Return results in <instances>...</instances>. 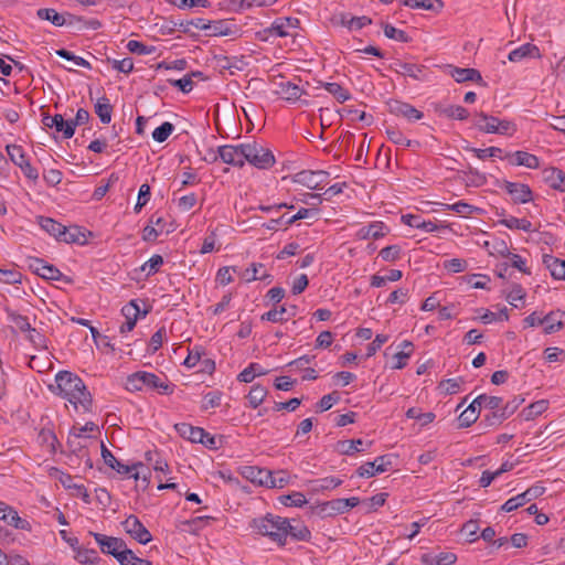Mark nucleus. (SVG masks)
<instances>
[{"instance_id": "1", "label": "nucleus", "mask_w": 565, "mask_h": 565, "mask_svg": "<svg viewBox=\"0 0 565 565\" xmlns=\"http://www.w3.org/2000/svg\"><path fill=\"white\" fill-rule=\"evenodd\" d=\"M55 382L58 395L68 401L75 411L82 409L84 413L92 411L93 397L79 376L68 371H61L56 374Z\"/></svg>"}, {"instance_id": "2", "label": "nucleus", "mask_w": 565, "mask_h": 565, "mask_svg": "<svg viewBox=\"0 0 565 565\" xmlns=\"http://www.w3.org/2000/svg\"><path fill=\"white\" fill-rule=\"evenodd\" d=\"M284 524H287V518L268 513L265 516L253 519L250 526L255 529L258 534L268 536L279 546H284L286 545Z\"/></svg>"}, {"instance_id": "3", "label": "nucleus", "mask_w": 565, "mask_h": 565, "mask_svg": "<svg viewBox=\"0 0 565 565\" xmlns=\"http://www.w3.org/2000/svg\"><path fill=\"white\" fill-rule=\"evenodd\" d=\"M143 387L157 390L161 394H172L173 388L167 381L148 372H136L127 377L126 388L130 392L141 391Z\"/></svg>"}, {"instance_id": "4", "label": "nucleus", "mask_w": 565, "mask_h": 565, "mask_svg": "<svg viewBox=\"0 0 565 565\" xmlns=\"http://www.w3.org/2000/svg\"><path fill=\"white\" fill-rule=\"evenodd\" d=\"M243 157H245V161L258 169H268L275 163L271 151L257 142L243 143Z\"/></svg>"}, {"instance_id": "5", "label": "nucleus", "mask_w": 565, "mask_h": 565, "mask_svg": "<svg viewBox=\"0 0 565 565\" xmlns=\"http://www.w3.org/2000/svg\"><path fill=\"white\" fill-rule=\"evenodd\" d=\"M545 492V488L535 484L526 489L524 492L507 500L504 504L501 507V510L505 512H512L518 508L524 505L526 502H530L539 497H541Z\"/></svg>"}, {"instance_id": "6", "label": "nucleus", "mask_w": 565, "mask_h": 565, "mask_svg": "<svg viewBox=\"0 0 565 565\" xmlns=\"http://www.w3.org/2000/svg\"><path fill=\"white\" fill-rule=\"evenodd\" d=\"M328 175L329 173L323 170H302L292 175V181L310 190H319Z\"/></svg>"}, {"instance_id": "7", "label": "nucleus", "mask_w": 565, "mask_h": 565, "mask_svg": "<svg viewBox=\"0 0 565 565\" xmlns=\"http://www.w3.org/2000/svg\"><path fill=\"white\" fill-rule=\"evenodd\" d=\"M121 524L125 532L140 544L145 545L152 540L151 533L136 515H129Z\"/></svg>"}, {"instance_id": "8", "label": "nucleus", "mask_w": 565, "mask_h": 565, "mask_svg": "<svg viewBox=\"0 0 565 565\" xmlns=\"http://www.w3.org/2000/svg\"><path fill=\"white\" fill-rule=\"evenodd\" d=\"M393 465L391 455H383L377 457L372 462H365L356 470L359 477L362 478H371L376 473H382L387 471Z\"/></svg>"}, {"instance_id": "9", "label": "nucleus", "mask_w": 565, "mask_h": 565, "mask_svg": "<svg viewBox=\"0 0 565 565\" xmlns=\"http://www.w3.org/2000/svg\"><path fill=\"white\" fill-rule=\"evenodd\" d=\"M89 534L94 536L103 553L113 555L116 559L119 557L118 554H120L124 548H127L122 539L107 536L95 532H89Z\"/></svg>"}, {"instance_id": "10", "label": "nucleus", "mask_w": 565, "mask_h": 565, "mask_svg": "<svg viewBox=\"0 0 565 565\" xmlns=\"http://www.w3.org/2000/svg\"><path fill=\"white\" fill-rule=\"evenodd\" d=\"M502 188L511 195L514 203H527L533 200V192L524 183L510 182L504 180Z\"/></svg>"}, {"instance_id": "11", "label": "nucleus", "mask_w": 565, "mask_h": 565, "mask_svg": "<svg viewBox=\"0 0 565 565\" xmlns=\"http://www.w3.org/2000/svg\"><path fill=\"white\" fill-rule=\"evenodd\" d=\"M388 109L391 114L398 117H404L409 121H416L424 117V114L420 110L416 109L408 103L399 100L388 102Z\"/></svg>"}, {"instance_id": "12", "label": "nucleus", "mask_w": 565, "mask_h": 565, "mask_svg": "<svg viewBox=\"0 0 565 565\" xmlns=\"http://www.w3.org/2000/svg\"><path fill=\"white\" fill-rule=\"evenodd\" d=\"M217 151L222 161L227 164L243 167L245 163V157H243V143L239 146H221Z\"/></svg>"}, {"instance_id": "13", "label": "nucleus", "mask_w": 565, "mask_h": 565, "mask_svg": "<svg viewBox=\"0 0 565 565\" xmlns=\"http://www.w3.org/2000/svg\"><path fill=\"white\" fill-rule=\"evenodd\" d=\"M342 500L333 499L331 501H326L321 503H317L310 507V513L312 515H318L320 518H329L335 516L338 514H342Z\"/></svg>"}, {"instance_id": "14", "label": "nucleus", "mask_w": 565, "mask_h": 565, "mask_svg": "<svg viewBox=\"0 0 565 565\" xmlns=\"http://www.w3.org/2000/svg\"><path fill=\"white\" fill-rule=\"evenodd\" d=\"M545 183L552 189L565 192V172L558 168L550 167L542 171Z\"/></svg>"}, {"instance_id": "15", "label": "nucleus", "mask_w": 565, "mask_h": 565, "mask_svg": "<svg viewBox=\"0 0 565 565\" xmlns=\"http://www.w3.org/2000/svg\"><path fill=\"white\" fill-rule=\"evenodd\" d=\"M294 524L287 519V524H284V531L286 532V537L289 535L291 539L296 541L308 542L311 539V532L309 529L300 521L294 520Z\"/></svg>"}, {"instance_id": "16", "label": "nucleus", "mask_w": 565, "mask_h": 565, "mask_svg": "<svg viewBox=\"0 0 565 565\" xmlns=\"http://www.w3.org/2000/svg\"><path fill=\"white\" fill-rule=\"evenodd\" d=\"M390 68L397 74L409 76L414 79H422V74L424 71V66L413 63H405L399 60L394 61Z\"/></svg>"}, {"instance_id": "17", "label": "nucleus", "mask_w": 565, "mask_h": 565, "mask_svg": "<svg viewBox=\"0 0 565 565\" xmlns=\"http://www.w3.org/2000/svg\"><path fill=\"white\" fill-rule=\"evenodd\" d=\"M450 75L457 83L476 82L484 84L480 72L476 68H461L457 66H450Z\"/></svg>"}, {"instance_id": "18", "label": "nucleus", "mask_w": 565, "mask_h": 565, "mask_svg": "<svg viewBox=\"0 0 565 565\" xmlns=\"http://www.w3.org/2000/svg\"><path fill=\"white\" fill-rule=\"evenodd\" d=\"M299 23L298 19L295 18H282L275 20L271 25L264 30L265 33H268L270 35H276L280 38L288 36L289 33L287 32L288 28H296Z\"/></svg>"}, {"instance_id": "19", "label": "nucleus", "mask_w": 565, "mask_h": 565, "mask_svg": "<svg viewBox=\"0 0 565 565\" xmlns=\"http://www.w3.org/2000/svg\"><path fill=\"white\" fill-rule=\"evenodd\" d=\"M236 32V25L228 20L209 21L207 36H227Z\"/></svg>"}, {"instance_id": "20", "label": "nucleus", "mask_w": 565, "mask_h": 565, "mask_svg": "<svg viewBox=\"0 0 565 565\" xmlns=\"http://www.w3.org/2000/svg\"><path fill=\"white\" fill-rule=\"evenodd\" d=\"M174 428L181 437L192 443L201 441L202 438L207 435V431H205L203 428L194 427L186 423L175 424Z\"/></svg>"}, {"instance_id": "21", "label": "nucleus", "mask_w": 565, "mask_h": 565, "mask_svg": "<svg viewBox=\"0 0 565 565\" xmlns=\"http://www.w3.org/2000/svg\"><path fill=\"white\" fill-rule=\"evenodd\" d=\"M541 52L540 49L532 44V43H525L513 51L509 53V61L511 62H520L521 60L525 57H534V58H541Z\"/></svg>"}, {"instance_id": "22", "label": "nucleus", "mask_w": 565, "mask_h": 565, "mask_svg": "<svg viewBox=\"0 0 565 565\" xmlns=\"http://www.w3.org/2000/svg\"><path fill=\"white\" fill-rule=\"evenodd\" d=\"M543 264L550 270L554 279L565 280V260L544 254Z\"/></svg>"}, {"instance_id": "23", "label": "nucleus", "mask_w": 565, "mask_h": 565, "mask_svg": "<svg viewBox=\"0 0 565 565\" xmlns=\"http://www.w3.org/2000/svg\"><path fill=\"white\" fill-rule=\"evenodd\" d=\"M505 158L511 160L512 164L523 166L529 169H537L540 167V160L536 156L526 151H515L514 153H508Z\"/></svg>"}, {"instance_id": "24", "label": "nucleus", "mask_w": 565, "mask_h": 565, "mask_svg": "<svg viewBox=\"0 0 565 565\" xmlns=\"http://www.w3.org/2000/svg\"><path fill=\"white\" fill-rule=\"evenodd\" d=\"M564 312L563 311H552L547 313L545 317L542 318L543 327H544V333L551 334L559 331L563 327V318Z\"/></svg>"}, {"instance_id": "25", "label": "nucleus", "mask_w": 565, "mask_h": 565, "mask_svg": "<svg viewBox=\"0 0 565 565\" xmlns=\"http://www.w3.org/2000/svg\"><path fill=\"white\" fill-rule=\"evenodd\" d=\"M284 313H288L289 317H295L297 315V307L290 306L287 308L286 306H280L279 309H273L268 312H265L262 315L260 319L263 321H270V322H285L287 321V318L284 317Z\"/></svg>"}, {"instance_id": "26", "label": "nucleus", "mask_w": 565, "mask_h": 565, "mask_svg": "<svg viewBox=\"0 0 565 565\" xmlns=\"http://www.w3.org/2000/svg\"><path fill=\"white\" fill-rule=\"evenodd\" d=\"M263 268V264L252 263L249 267H247L244 271L241 273V276L247 282L254 280H268V282H270L273 279L271 275L267 274L266 271L260 273V269Z\"/></svg>"}, {"instance_id": "27", "label": "nucleus", "mask_w": 565, "mask_h": 565, "mask_svg": "<svg viewBox=\"0 0 565 565\" xmlns=\"http://www.w3.org/2000/svg\"><path fill=\"white\" fill-rule=\"evenodd\" d=\"M435 110L447 118L465 120L468 118V110L459 105H436Z\"/></svg>"}, {"instance_id": "28", "label": "nucleus", "mask_w": 565, "mask_h": 565, "mask_svg": "<svg viewBox=\"0 0 565 565\" xmlns=\"http://www.w3.org/2000/svg\"><path fill=\"white\" fill-rule=\"evenodd\" d=\"M40 226L50 235L54 236L57 241L61 242V237L65 234V226L61 223L56 222L51 217H40Z\"/></svg>"}, {"instance_id": "29", "label": "nucleus", "mask_w": 565, "mask_h": 565, "mask_svg": "<svg viewBox=\"0 0 565 565\" xmlns=\"http://www.w3.org/2000/svg\"><path fill=\"white\" fill-rule=\"evenodd\" d=\"M384 227H385L384 224L381 222L371 223L367 226L361 227L358 231L356 236L360 239H369V238L379 239L385 235V233L383 232Z\"/></svg>"}, {"instance_id": "30", "label": "nucleus", "mask_w": 565, "mask_h": 565, "mask_svg": "<svg viewBox=\"0 0 565 565\" xmlns=\"http://www.w3.org/2000/svg\"><path fill=\"white\" fill-rule=\"evenodd\" d=\"M270 470L267 469H260L258 467H245L244 476L250 480L254 483H257L259 486L268 484V478H269Z\"/></svg>"}, {"instance_id": "31", "label": "nucleus", "mask_w": 565, "mask_h": 565, "mask_svg": "<svg viewBox=\"0 0 565 565\" xmlns=\"http://www.w3.org/2000/svg\"><path fill=\"white\" fill-rule=\"evenodd\" d=\"M3 522L10 526H13L14 529L24 530L28 532L32 530L31 523L28 520L20 518L17 510L11 505L6 513Z\"/></svg>"}, {"instance_id": "32", "label": "nucleus", "mask_w": 565, "mask_h": 565, "mask_svg": "<svg viewBox=\"0 0 565 565\" xmlns=\"http://www.w3.org/2000/svg\"><path fill=\"white\" fill-rule=\"evenodd\" d=\"M36 15L41 20L50 21L55 26H63L67 23V19L63 14L51 8L39 9Z\"/></svg>"}, {"instance_id": "33", "label": "nucleus", "mask_w": 565, "mask_h": 565, "mask_svg": "<svg viewBox=\"0 0 565 565\" xmlns=\"http://www.w3.org/2000/svg\"><path fill=\"white\" fill-rule=\"evenodd\" d=\"M95 113L103 124H109L111 120L113 106L105 96L97 99L95 104Z\"/></svg>"}, {"instance_id": "34", "label": "nucleus", "mask_w": 565, "mask_h": 565, "mask_svg": "<svg viewBox=\"0 0 565 565\" xmlns=\"http://www.w3.org/2000/svg\"><path fill=\"white\" fill-rule=\"evenodd\" d=\"M118 555L117 561L120 565H151L150 561L138 557L129 548H124Z\"/></svg>"}, {"instance_id": "35", "label": "nucleus", "mask_w": 565, "mask_h": 565, "mask_svg": "<svg viewBox=\"0 0 565 565\" xmlns=\"http://www.w3.org/2000/svg\"><path fill=\"white\" fill-rule=\"evenodd\" d=\"M267 395V390L260 385L255 384L250 387L249 393L247 394L248 404L252 408H257L265 399Z\"/></svg>"}, {"instance_id": "36", "label": "nucleus", "mask_w": 565, "mask_h": 565, "mask_svg": "<svg viewBox=\"0 0 565 565\" xmlns=\"http://www.w3.org/2000/svg\"><path fill=\"white\" fill-rule=\"evenodd\" d=\"M439 205L443 206L444 210L454 211L461 216H468L475 212L480 211L479 207L470 205L463 201H459L454 204L439 203Z\"/></svg>"}, {"instance_id": "37", "label": "nucleus", "mask_w": 565, "mask_h": 565, "mask_svg": "<svg viewBox=\"0 0 565 565\" xmlns=\"http://www.w3.org/2000/svg\"><path fill=\"white\" fill-rule=\"evenodd\" d=\"M323 87L330 93L339 103H344L351 98V94L348 89L343 88L338 83H324Z\"/></svg>"}, {"instance_id": "38", "label": "nucleus", "mask_w": 565, "mask_h": 565, "mask_svg": "<svg viewBox=\"0 0 565 565\" xmlns=\"http://www.w3.org/2000/svg\"><path fill=\"white\" fill-rule=\"evenodd\" d=\"M7 312L9 320L14 324L15 329L23 333L31 332L32 327L28 317L17 313L12 310H7Z\"/></svg>"}, {"instance_id": "39", "label": "nucleus", "mask_w": 565, "mask_h": 565, "mask_svg": "<svg viewBox=\"0 0 565 565\" xmlns=\"http://www.w3.org/2000/svg\"><path fill=\"white\" fill-rule=\"evenodd\" d=\"M386 135L388 139L398 146H405V147H412V146H419L418 141H413L407 139L402 131H399L396 128L390 127L386 129Z\"/></svg>"}, {"instance_id": "40", "label": "nucleus", "mask_w": 565, "mask_h": 565, "mask_svg": "<svg viewBox=\"0 0 565 565\" xmlns=\"http://www.w3.org/2000/svg\"><path fill=\"white\" fill-rule=\"evenodd\" d=\"M437 7H435L433 0H403L402 4L413 9H425V10H440L444 7L441 0H436Z\"/></svg>"}, {"instance_id": "41", "label": "nucleus", "mask_w": 565, "mask_h": 565, "mask_svg": "<svg viewBox=\"0 0 565 565\" xmlns=\"http://www.w3.org/2000/svg\"><path fill=\"white\" fill-rule=\"evenodd\" d=\"M97 429V426L93 422H87L82 427H73L70 431L67 444L70 447H74L75 439L84 436L85 433H92Z\"/></svg>"}, {"instance_id": "42", "label": "nucleus", "mask_w": 565, "mask_h": 565, "mask_svg": "<svg viewBox=\"0 0 565 565\" xmlns=\"http://www.w3.org/2000/svg\"><path fill=\"white\" fill-rule=\"evenodd\" d=\"M279 87H280V93L284 95V97L287 100H297L300 98V96L302 94V89L298 85H296L291 82L280 83Z\"/></svg>"}, {"instance_id": "43", "label": "nucleus", "mask_w": 565, "mask_h": 565, "mask_svg": "<svg viewBox=\"0 0 565 565\" xmlns=\"http://www.w3.org/2000/svg\"><path fill=\"white\" fill-rule=\"evenodd\" d=\"M479 418V411L475 406H468L458 417L459 427L467 428L477 422Z\"/></svg>"}, {"instance_id": "44", "label": "nucleus", "mask_w": 565, "mask_h": 565, "mask_svg": "<svg viewBox=\"0 0 565 565\" xmlns=\"http://www.w3.org/2000/svg\"><path fill=\"white\" fill-rule=\"evenodd\" d=\"M507 418H508L507 415L504 414L503 409L501 408L500 411H492L491 413L484 415L480 425H482L484 428L499 426Z\"/></svg>"}, {"instance_id": "45", "label": "nucleus", "mask_w": 565, "mask_h": 565, "mask_svg": "<svg viewBox=\"0 0 565 565\" xmlns=\"http://www.w3.org/2000/svg\"><path fill=\"white\" fill-rule=\"evenodd\" d=\"M43 271L41 274V277L47 280H62L66 284H71L72 279L67 276H64L60 269H57L53 265L45 264L44 268H42Z\"/></svg>"}, {"instance_id": "46", "label": "nucleus", "mask_w": 565, "mask_h": 565, "mask_svg": "<svg viewBox=\"0 0 565 565\" xmlns=\"http://www.w3.org/2000/svg\"><path fill=\"white\" fill-rule=\"evenodd\" d=\"M384 34L386 38L396 40L398 42L407 43L409 41L408 34L399 29H396L395 26L388 24V23H382Z\"/></svg>"}, {"instance_id": "47", "label": "nucleus", "mask_w": 565, "mask_h": 565, "mask_svg": "<svg viewBox=\"0 0 565 565\" xmlns=\"http://www.w3.org/2000/svg\"><path fill=\"white\" fill-rule=\"evenodd\" d=\"M7 152L11 161L18 167H21L22 164H24V162L28 161L26 156L21 146L8 145Z\"/></svg>"}, {"instance_id": "48", "label": "nucleus", "mask_w": 565, "mask_h": 565, "mask_svg": "<svg viewBox=\"0 0 565 565\" xmlns=\"http://www.w3.org/2000/svg\"><path fill=\"white\" fill-rule=\"evenodd\" d=\"M279 501L285 507L301 508L307 503L305 495L301 492H294L291 494L281 495Z\"/></svg>"}, {"instance_id": "49", "label": "nucleus", "mask_w": 565, "mask_h": 565, "mask_svg": "<svg viewBox=\"0 0 565 565\" xmlns=\"http://www.w3.org/2000/svg\"><path fill=\"white\" fill-rule=\"evenodd\" d=\"M61 242L64 243H85V235L82 233L78 226L67 228L65 226V234L61 237Z\"/></svg>"}, {"instance_id": "50", "label": "nucleus", "mask_w": 565, "mask_h": 565, "mask_svg": "<svg viewBox=\"0 0 565 565\" xmlns=\"http://www.w3.org/2000/svg\"><path fill=\"white\" fill-rule=\"evenodd\" d=\"M54 129L57 132H62L65 139H70L74 136V127L71 120H65L64 117L57 114V120L55 121Z\"/></svg>"}, {"instance_id": "51", "label": "nucleus", "mask_w": 565, "mask_h": 565, "mask_svg": "<svg viewBox=\"0 0 565 565\" xmlns=\"http://www.w3.org/2000/svg\"><path fill=\"white\" fill-rule=\"evenodd\" d=\"M463 383L465 380L460 376L456 379H448L439 383V388H441L446 394L452 395L460 391V386Z\"/></svg>"}, {"instance_id": "52", "label": "nucleus", "mask_w": 565, "mask_h": 565, "mask_svg": "<svg viewBox=\"0 0 565 565\" xmlns=\"http://www.w3.org/2000/svg\"><path fill=\"white\" fill-rule=\"evenodd\" d=\"M173 130L174 126L171 122L166 121L153 130L152 138L157 142H164L173 132Z\"/></svg>"}, {"instance_id": "53", "label": "nucleus", "mask_w": 565, "mask_h": 565, "mask_svg": "<svg viewBox=\"0 0 565 565\" xmlns=\"http://www.w3.org/2000/svg\"><path fill=\"white\" fill-rule=\"evenodd\" d=\"M363 445L362 439L341 440L338 443V450L342 455H353L360 451L359 446Z\"/></svg>"}, {"instance_id": "54", "label": "nucleus", "mask_w": 565, "mask_h": 565, "mask_svg": "<svg viewBox=\"0 0 565 565\" xmlns=\"http://www.w3.org/2000/svg\"><path fill=\"white\" fill-rule=\"evenodd\" d=\"M478 117L484 121V125H481L480 122L477 124V127L479 128V130L481 131H484L487 134H494L495 130H493V128H497V124L499 121V119L497 117H493V116H489L484 113H480L478 115Z\"/></svg>"}, {"instance_id": "55", "label": "nucleus", "mask_w": 565, "mask_h": 565, "mask_svg": "<svg viewBox=\"0 0 565 565\" xmlns=\"http://www.w3.org/2000/svg\"><path fill=\"white\" fill-rule=\"evenodd\" d=\"M289 479L286 471H278L276 473L271 472L269 473L268 478V484L266 487L268 488H284L288 483Z\"/></svg>"}, {"instance_id": "56", "label": "nucleus", "mask_w": 565, "mask_h": 565, "mask_svg": "<svg viewBox=\"0 0 565 565\" xmlns=\"http://www.w3.org/2000/svg\"><path fill=\"white\" fill-rule=\"evenodd\" d=\"M0 281L9 285L21 284L22 274L15 269H1Z\"/></svg>"}, {"instance_id": "57", "label": "nucleus", "mask_w": 565, "mask_h": 565, "mask_svg": "<svg viewBox=\"0 0 565 565\" xmlns=\"http://www.w3.org/2000/svg\"><path fill=\"white\" fill-rule=\"evenodd\" d=\"M76 558L83 565H95L99 559L95 550H79L77 552Z\"/></svg>"}, {"instance_id": "58", "label": "nucleus", "mask_w": 565, "mask_h": 565, "mask_svg": "<svg viewBox=\"0 0 565 565\" xmlns=\"http://www.w3.org/2000/svg\"><path fill=\"white\" fill-rule=\"evenodd\" d=\"M121 313L126 318V320L136 321L140 315V309L137 303V300H130L127 305L121 308Z\"/></svg>"}, {"instance_id": "59", "label": "nucleus", "mask_w": 565, "mask_h": 565, "mask_svg": "<svg viewBox=\"0 0 565 565\" xmlns=\"http://www.w3.org/2000/svg\"><path fill=\"white\" fill-rule=\"evenodd\" d=\"M107 62L111 64L113 68L122 73H130L134 70V62L130 57H125L122 60H111L107 58Z\"/></svg>"}, {"instance_id": "60", "label": "nucleus", "mask_w": 565, "mask_h": 565, "mask_svg": "<svg viewBox=\"0 0 565 565\" xmlns=\"http://www.w3.org/2000/svg\"><path fill=\"white\" fill-rule=\"evenodd\" d=\"M221 399H222L221 392H218V391L209 392L203 398L202 408L204 411H206L209 408L218 407L221 405Z\"/></svg>"}, {"instance_id": "61", "label": "nucleus", "mask_w": 565, "mask_h": 565, "mask_svg": "<svg viewBox=\"0 0 565 565\" xmlns=\"http://www.w3.org/2000/svg\"><path fill=\"white\" fill-rule=\"evenodd\" d=\"M315 490H331L342 484V480L335 477H326L315 481Z\"/></svg>"}, {"instance_id": "62", "label": "nucleus", "mask_w": 565, "mask_h": 565, "mask_svg": "<svg viewBox=\"0 0 565 565\" xmlns=\"http://www.w3.org/2000/svg\"><path fill=\"white\" fill-rule=\"evenodd\" d=\"M385 262H394L399 258L401 247L398 245H391L382 248L379 254Z\"/></svg>"}, {"instance_id": "63", "label": "nucleus", "mask_w": 565, "mask_h": 565, "mask_svg": "<svg viewBox=\"0 0 565 565\" xmlns=\"http://www.w3.org/2000/svg\"><path fill=\"white\" fill-rule=\"evenodd\" d=\"M340 399V395L338 392H332L322 396V398L318 403V407L320 412H326L330 409L333 404L338 403Z\"/></svg>"}, {"instance_id": "64", "label": "nucleus", "mask_w": 565, "mask_h": 565, "mask_svg": "<svg viewBox=\"0 0 565 565\" xmlns=\"http://www.w3.org/2000/svg\"><path fill=\"white\" fill-rule=\"evenodd\" d=\"M127 49L129 52H131L134 54H138V55H147V54L152 53L154 50L153 47H148L143 43L136 41V40H130L127 43Z\"/></svg>"}]
</instances>
